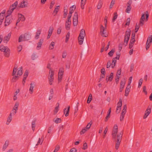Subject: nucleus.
Segmentation results:
<instances>
[{
    "label": "nucleus",
    "mask_w": 152,
    "mask_h": 152,
    "mask_svg": "<svg viewBox=\"0 0 152 152\" xmlns=\"http://www.w3.org/2000/svg\"><path fill=\"white\" fill-rule=\"evenodd\" d=\"M118 130L117 125L116 124L115 125L112 132V135L113 140L115 142V148L116 150L119 148L123 135L122 132L119 133L117 135Z\"/></svg>",
    "instance_id": "nucleus-1"
},
{
    "label": "nucleus",
    "mask_w": 152,
    "mask_h": 152,
    "mask_svg": "<svg viewBox=\"0 0 152 152\" xmlns=\"http://www.w3.org/2000/svg\"><path fill=\"white\" fill-rule=\"evenodd\" d=\"M131 32V30L130 29H128L125 32L124 41V45H125V46H126L127 45L129 39Z\"/></svg>",
    "instance_id": "nucleus-2"
},
{
    "label": "nucleus",
    "mask_w": 152,
    "mask_h": 152,
    "mask_svg": "<svg viewBox=\"0 0 152 152\" xmlns=\"http://www.w3.org/2000/svg\"><path fill=\"white\" fill-rule=\"evenodd\" d=\"M85 35L84 30L82 29L81 30L80 33L78 37L79 43V45H82L83 44V39Z\"/></svg>",
    "instance_id": "nucleus-3"
},
{
    "label": "nucleus",
    "mask_w": 152,
    "mask_h": 152,
    "mask_svg": "<svg viewBox=\"0 0 152 152\" xmlns=\"http://www.w3.org/2000/svg\"><path fill=\"white\" fill-rule=\"evenodd\" d=\"M73 25L74 26H77L78 23V15L77 12H75L73 18Z\"/></svg>",
    "instance_id": "nucleus-4"
},
{
    "label": "nucleus",
    "mask_w": 152,
    "mask_h": 152,
    "mask_svg": "<svg viewBox=\"0 0 152 152\" xmlns=\"http://www.w3.org/2000/svg\"><path fill=\"white\" fill-rule=\"evenodd\" d=\"M64 72V71L63 68H60L59 69L58 76V82H60L61 81Z\"/></svg>",
    "instance_id": "nucleus-5"
},
{
    "label": "nucleus",
    "mask_w": 152,
    "mask_h": 152,
    "mask_svg": "<svg viewBox=\"0 0 152 152\" xmlns=\"http://www.w3.org/2000/svg\"><path fill=\"white\" fill-rule=\"evenodd\" d=\"M122 100L120 99L117 103V106L116 110V113H119L121 110V107L122 105Z\"/></svg>",
    "instance_id": "nucleus-6"
},
{
    "label": "nucleus",
    "mask_w": 152,
    "mask_h": 152,
    "mask_svg": "<svg viewBox=\"0 0 152 152\" xmlns=\"http://www.w3.org/2000/svg\"><path fill=\"white\" fill-rule=\"evenodd\" d=\"M12 18L10 16L6 15L4 26H8L11 23Z\"/></svg>",
    "instance_id": "nucleus-7"
},
{
    "label": "nucleus",
    "mask_w": 152,
    "mask_h": 152,
    "mask_svg": "<svg viewBox=\"0 0 152 152\" xmlns=\"http://www.w3.org/2000/svg\"><path fill=\"white\" fill-rule=\"evenodd\" d=\"M105 28L102 25H101L100 27V33H102V35L103 37H106L107 34L106 32L105 31Z\"/></svg>",
    "instance_id": "nucleus-8"
},
{
    "label": "nucleus",
    "mask_w": 152,
    "mask_h": 152,
    "mask_svg": "<svg viewBox=\"0 0 152 152\" xmlns=\"http://www.w3.org/2000/svg\"><path fill=\"white\" fill-rule=\"evenodd\" d=\"M19 106V103L18 102H16L13 108L12 111L13 115L17 113V111L18 110V107Z\"/></svg>",
    "instance_id": "nucleus-9"
},
{
    "label": "nucleus",
    "mask_w": 152,
    "mask_h": 152,
    "mask_svg": "<svg viewBox=\"0 0 152 152\" xmlns=\"http://www.w3.org/2000/svg\"><path fill=\"white\" fill-rule=\"evenodd\" d=\"M151 107L148 106V107L147 109L145 111V114L143 116V118H146L148 115L151 112Z\"/></svg>",
    "instance_id": "nucleus-10"
},
{
    "label": "nucleus",
    "mask_w": 152,
    "mask_h": 152,
    "mask_svg": "<svg viewBox=\"0 0 152 152\" xmlns=\"http://www.w3.org/2000/svg\"><path fill=\"white\" fill-rule=\"evenodd\" d=\"M27 0H24L20 3V6L19 7L21 8H24L27 7L28 2L26 1Z\"/></svg>",
    "instance_id": "nucleus-11"
},
{
    "label": "nucleus",
    "mask_w": 152,
    "mask_h": 152,
    "mask_svg": "<svg viewBox=\"0 0 152 152\" xmlns=\"http://www.w3.org/2000/svg\"><path fill=\"white\" fill-rule=\"evenodd\" d=\"M30 86L29 89V91L30 92V94H32L34 91V88L35 86V83L33 82L31 83L30 84Z\"/></svg>",
    "instance_id": "nucleus-12"
},
{
    "label": "nucleus",
    "mask_w": 152,
    "mask_h": 152,
    "mask_svg": "<svg viewBox=\"0 0 152 152\" xmlns=\"http://www.w3.org/2000/svg\"><path fill=\"white\" fill-rule=\"evenodd\" d=\"M11 34V32H10L7 35L4 37V40L5 42L6 41V43H7L8 41H9L10 39Z\"/></svg>",
    "instance_id": "nucleus-13"
},
{
    "label": "nucleus",
    "mask_w": 152,
    "mask_h": 152,
    "mask_svg": "<svg viewBox=\"0 0 152 152\" xmlns=\"http://www.w3.org/2000/svg\"><path fill=\"white\" fill-rule=\"evenodd\" d=\"M43 42V39H41L39 40V42L37 43V45L36 48L37 50H39L40 49Z\"/></svg>",
    "instance_id": "nucleus-14"
},
{
    "label": "nucleus",
    "mask_w": 152,
    "mask_h": 152,
    "mask_svg": "<svg viewBox=\"0 0 152 152\" xmlns=\"http://www.w3.org/2000/svg\"><path fill=\"white\" fill-rule=\"evenodd\" d=\"M53 27L50 26L48 32V35L47 37V39H49L53 31Z\"/></svg>",
    "instance_id": "nucleus-15"
},
{
    "label": "nucleus",
    "mask_w": 152,
    "mask_h": 152,
    "mask_svg": "<svg viewBox=\"0 0 152 152\" xmlns=\"http://www.w3.org/2000/svg\"><path fill=\"white\" fill-rule=\"evenodd\" d=\"M70 110V106H69L68 107L67 109L65 108L64 110V114H65V116L66 117H67L69 115V111Z\"/></svg>",
    "instance_id": "nucleus-16"
},
{
    "label": "nucleus",
    "mask_w": 152,
    "mask_h": 152,
    "mask_svg": "<svg viewBox=\"0 0 152 152\" xmlns=\"http://www.w3.org/2000/svg\"><path fill=\"white\" fill-rule=\"evenodd\" d=\"M18 1H16L14 4L10 6V9L12 11H13L16 8L17 6L18 5Z\"/></svg>",
    "instance_id": "nucleus-17"
},
{
    "label": "nucleus",
    "mask_w": 152,
    "mask_h": 152,
    "mask_svg": "<svg viewBox=\"0 0 152 152\" xmlns=\"http://www.w3.org/2000/svg\"><path fill=\"white\" fill-rule=\"evenodd\" d=\"M4 56L7 57H8L10 55V50L8 48H7V50L4 52Z\"/></svg>",
    "instance_id": "nucleus-18"
},
{
    "label": "nucleus",
    "mask_w": 152,
    "mask_h": 152,
    "mask_svg": "<svg viewBox=\"0 0 152 152\" xmlns=\"http://www.w3.org/2000/svg\"><path fill=\"white\" fill-rule=\"evenodd\" d=\"M26 39H25V36L24 34H22L21 35L18 39V42H21L22 41H26Z\"/></svg>",
    "instance_id": "nucleus-19"
},
{
    "label": "nucleus",
    "mask_w": 152,
    "mask_h": 152,
    "mask_svg": "<svg viewBox=\"0 0 152 152\" xmlns=\"http://www.w3.org/2000/svg\"><path fill=\"white\" fill-rule=\"evenodd\" d=\"M13 114L12 113H10V115H9V116L8 117L7 121L6 123V124L7 125H8L9 124V123L11 122V121H12V114Z\"/></svg>",
    "instance_id": "nucleus-20"
},
{
    "label": "nucleus",
    "mask_w": 152,
    "mask_h": 152,
    "mask_svg": "<svg viewBox=\"0 0 152 152\" xmlns=\"http://www.w3.org/2000/svg\"><path fill=\"white\" fill-rule=\"evenodd\" d=\"M128 86H127L126 88L125 92V96H128L129 92L130 90V88H131V86H129V88H128Z\"/></svg>",
    "instance_id": "nucleus-21"
},
{
    "label": "nucleus",
    "mask_w": 152,
    "mask_h": 152,
    "mask_svg": "<svg viewBox=\"0 0 152 152\" xmlns=\"http://www.w3.org/2000/svg\"><path fill=\"white\" fill-rule=\"evenodd\" d=\"M25 39L26 41H27L30 39L31 38V35L29 33H25L24 34Z\"/></svg>",
    "instance_id": "nucleus-22"
},
{
    "label": "nucleus",
    "mask_w": 152,
    "mask_h": 152,
    "mask_svg": "<svg viewBox=\"0 0 152 152\" xmlns=\"http://www.w3.org/2000/svg\"><path fill=\"white\" fill-rule=\"evenodd\" d=\"M41 32V30H38L37 31L36 33V34L35 37V38L36 39H38L39 38V36Z\"/></svg>",
    "instance_id": "nucleus-23"
},
{
    "label": "nucleus",
    "mask_w": 152,
    "mask_h": 152,
    "mask_svg": "<svg viewBox=\"0 0 152 152\" xmlns=\"http://www.w3.org/2000/svg\"><path fill=\"white\" fill-rule=\"evenodd\" d=\"M18 15V18L21 20V21H25V18L23 15L19 13Z\"/></svg>",
    "instance_id": "nucleus-24"
},
{
    "label": "nucleus",
    "mask_w": 152,
    "mask_h": 152,
    "mask_svg": "<svg viewBox=\"0 0 152 152\" xmlns=\"http://www.w3.org/2000/svg\"><path fill=\"white\" fill-rule=\"evenodd\" d=\"M126 83V81L125 79L123 80H121L120 83V87L124 88Z\"/></svg>",
    "instance_id": "nucleus-25"
},
{
    "label": "nucleus",
    "mask_w": 152,
    "mask_h": 152,
    "mask_svg": "<svg viewBox=\"0 0 152 152\" xmlns=\"http://www.w3.org/2000/svg\"><path fill=\"white\" fill-rule=\"evenodd\" d=\"M59 6H58L55 8V9L53 11V13H55V15H54V16H55L57 14L59 9Z\"/></svg>",
    "instance_id": "nucleus-26"
},
{
    "label": "nucleus",
    "mask_w": 152,
    "mask_h": 152,
    "mask_svg": "<svg viewBox=\"0 0 152 152\" xmlns=\"http://www.w3.org/2000/svg\"><path fill=\"white\" fill-rule=\"evenodd\" d=\"M102 0H100L97 6V8L98 9H100L102 7Z\"/></svg>",
    "instance_id": "nucleus-27"
},
{
    "label": "nucleus",
    "mask_w": 152,
    "mask_h": 152,
    "mask_svg": "<svg viewBox=\"0 0 152 152\" xmlns=\"http://www.w3.org/2000/svg\"><path fill=\"white\" fill-rule=\"evenodd\" d=\"M112 61V62L111 64V67L113 68L115 65L116 63V60L115 59V58H113Z\"/></svg>",
    "instance_id": "nucleus-28"
},
{
    "label": "nucleus",
    "mask_w": 152,
    "mask_h": 152,
    "mask_svg": "<svg viewBox=\"0 0 152 152\" xmlns=\"http://www.w3.org/2000/svg\"><path fill=\"white\" fill-rule=\"evenodd\" d=\"M9 144V141H6L5 142V144H4L2 149L3 151H4L7 148V147Z\"/></svg>",
    "instance_id": "nucleus-29"
},
{
    "label": "nucleus",
    "mask_w": 152,
    "mask_h": 152,
    "mask_svg": "<svg viewBox=\"0 0 152 152\" xmlns=\"http://www.w3.org/2000/svg\"><path fill=\"white\" fill-rule=\"evenodd\" d=\"M23 69L22 66L19 68V69L18 71L17 75H21L23 74Z\"/></svg>",
    "instance_id": "nucleus-30"
},
{
    "label": "nucleus",
    "mask_w": 152,
    "mask_h": 152,
    "mask_svg": "<svg viewBox=\"0 0 152 152\" xmlns=\"http://www.w3.org/2000/svg\"><path fill=\"white\" fill-rule=\"evenodd\" d=\"M36 120H34L31 123V127L32 130L33 131H34L35 129V123H36Z\"/></svg>",
    "instance_id": "nucleus-31"
},
{
    "label": "nucleus",
    "mask_w": 152,
    "mask_h": 152,
    "mask_svg": "<svg viewBox=\"0 0 152 152\" xmlns=\"http://www.w3.org/2000/svg\"><path fill=\"white\" fill-rule=\"evenodd\" d=\"M57 105H58L55 108V110H54V112L55 114H56L57 113L58 111L59 110V104L58 103H57Z\"/></svg>",
    "instance_id": "nucleus-32"
},
{
    "label": "nucleus",
    "mask_w": 152,
    "mask_h": 152,
    "mask_svg": "<svg viewBox=\"0 0 152 152\" xmlns=\"http://www.w3.org/2000/svg\"><path fill=\"white\" fill-rule=\"evenodd\" d=\"M71 23L66 22L65 28L66 30H69L70 28Z\"/></svg>",
    "instance_id": "nucleus-33"
},
{
    "label": "nucleus",
    "mask_w": 152,
    "mask_h": 152,
    "mask_svg": "<svg viewBox=\"0 0 152 152\" xmlns=\"http://www.w3.org/2000/svg\"><path fill=\"white\" fill-rule=\"evenodd\" d=\"M113 78V72H111L110 75L108 77L109 81H111Z\"/></svg>",
    "instance_id": "nucleus-34"
},
{
    "label": "nucleus",
    "mask_w": 152,
    "mask_h": 152,
    "mask_svg": "<svg viewBox=\"0 0 152 152\" xmlns=\"http://www.w3.org/2000/svg\"><path fill=\"white\" fill-rule=\"evenodd\" d=\"M19 77L18 75L14 76L13 77L12 81V82H15L16 80H18Z\"/></svg>",
    "instance_id": "nucleus-35"
},
{
    "label": "nucleus",
    "mask_w": 152,
    "mask_h": 152,
    "mask_svg": "<svg viewBox=\"0 0 152 152\" xmlns=\"http://www.w3.org/2000/svg\"><path fill=\"white\" fill-rule=\"evenodd\" d=\"M118 15L116 12H114V16L112 19V22H114L115 20L117 19Z\"/></svg>",
    "instance_id": "nucleus-36"
},
{
    "label": "nucleus",
    "mask_w": 152,
    "mask_h": 152,
    "mask_svg": "<svg viewBox=\"0 0 152 152\" xmlns=\"http://www.w3.org/2000/svg\"><path fill=\"white\" fill-rule=\"evenodd\" d=\"M92 99V95L90 94H89L88 97V98L87 100V103L88 104H89L90 103L91 100Z\"/></svg>",
    "instance_id": "nucleus-37"
},
{
    "label": "nucleus",
    "mask_w": 152,
    "mask_h": 152,
    "mask_svg": "<svg viewBox=\"0 0 152 152\" xmlns=\"http://www.w3.org/2000/svg\"><path fill=\"white\" fill-rule=\"evenodd\" d=\"M7 48H8L7 47H5L3 46H1L0 47V50L2 52H4L7 50Z\"/></svg>",
    "instance_id": "nucleus-38"
},
{
    "label": "nucleus",
    "mask_w": 152,
    "mask_h": 152,
    "mask_svg": "<svg viewBox=\"0 0 152 152\" xmlns=\"http://www.w3.org/2000/svg\"><path fill=\"white\" fill-rule=\"evenodd\" d=\"M92 124V122L91 121L86 126V127L85 128L87 129V130H88L90 128Z\"/></svg>",
    "instance_id": "nucleus-39"
},
{
    "label": "nucleus",
    "mask_w": 152,
    "mask_h": 152,
    "mask_svg": "<svg viewBox=\"0 0 152 152\" xmlns=\"http://www.w3.org/2000/svg\"><path fill=\"white\" fill-rule=\"evenodd\" d=\"M55 43L54 42H52L50 45L49 49L50 50L53 49Z\"/></svg>",
    "instance_id": "nucleus-40"
},
{
    "label": "nucleus",
    "mask_w": 152,
    "mask_h": 152,
    "mask_svg": "<svg viewBox=\"0 0 152 152\" xmlns=\"http://www.w3.org/2000/svg\"><path fill=\"white\" fill-rule=\"evenodd\" d=\"M61 118H57L56 120H53V121L56 124L59 123L61 122Z\"/></svg>",
    "instance_id": "nucleus-41"
},
{
    "label": "nucleus",
    "mask_w": 152,
    "mask_h": 152,
    "mask_svg": "<svg viewBox=\"0 0 152 152\" xmlns=\"http://www.w3.org/2000/svg\"><path fill=\"white\" fill-rule=\"evenodd\" d=\"M114 52V49H112L110 52H109L108 53V55H109L110 56L112 57L113 56Z\"/></svg>",
    "instance_id": "nucleus-42"
},
{
    "label": "nucleus",
    "mask_w": 152,
    "mask_h": 152,
    "mask_svg": "<svg viewBox=\"0 0 152 152\" xmlns=\"http://www.w3.org/2000/svg\"><path fill=\"white\" fill-rule=\"evenodd\" d=\"M64 14L63 15V17L64 18H65L66 17V15L67 14V9H65L64 8Z\"/></svg>",
    "instance_id": "nucleus-43"
},
{
    "label": "nucleus",
    "mask_w": 152,
    "mask_h": 152,
    "mask_svg": "<svg viewBox=\"0 0 152 152\" xmlns=\"http://www.w3.org/2000/svg\"><path fill=\"white\" fill-rule=\"evenodd\" d=\"M70 36V33L69 32H68L66 36V39H65V42H67L69 40Z\"/></svg>",
    "instance_id": "nucleus-44"
},
{
    "label": "nucleus",
    "mask_w": 152,
    "mask_h": 152,
    "mask_svg": "<svg viewBox=\"0 0 152 152\" xmlns=\"http://www.w3.org/2000/svg\"><path fill=\"white\" fill-rule=\"evenodd\" d=\"M17 71V67H14V68L13 69V72H12V75L14 76L16 74Z\"/></svg>",
    "instance_id": "nucleus-45"
},
{
    "label": "nucleus",
    "mask_w": 152,
    "mask_h": 152,
    "mask_svg": "<svg viewBox=\"0 0 152 152\" xmlns=\"http://www.w3.org/2000/svg\"><path fill=\"white\" fill-rule=\"evenodd\" d=\"M123 112V113H121V114L120 117V121H123L124 115H125V114H124Z\"/></svg>",
    "instance_id": "nucleus-46"
},
{
    "label": "nucleus",
    "mask_w": 152,
    "mask_h": 152,
    "mask_svg": "<svg viewBox=\"0 0 152 152\" xmlns=\"http://www.w3.org/2000/svg\"><path fill=\"white\" fill-rule=\"evenodd\" d=\"M126 108H127L126 105V104L124 105V106L123 109L122 110L121 113H123V112L124 114H125L126 113Z\"/></svg>",
    "instance_id": "nucleus-47"
},
{
    "label": "nucleus",
    "mask_w": 152,
    "mask_h": 152,
    "mask_svg": "<svg viewBox=\"0 0 152 152\" xmlns=\"http://www.w3.org/2000/svg\"><path fill=\"white\" fill-rule=\"evenodd\" d=\"M132 7L131 6H127V8L126 10V12L127 13H129Z\"/></svg>",
    "instance_id": "nucleus-48"
},
{
    "label": "nucleus",
    "mask_w": 152,
    "mask_h": 152,
    "mask_svg": "<svg viewBox=\"0 0 152 152\" xmlns=\"http://www.w3.org/2000/svg\"><path fill=\"white\" fill-rule=\"evenodd\" d=\"M142 82H143V79L142 78H141L139 80V83H138V88H140L141 86V85L142 83Z\"/></svg>",
    "instance_id": "nucleus-49"
},
{
    "label": "nucleus",
    "mask_w": 152,
    "mask_h": 152,
    "mask_svg": "<svg viewBox=\"0 0 152 152\" xmlns=\"http://www.w3.org/2000/svg\"><path fill=\"white\" fill-rule=\"evenodd\" d=\"M71 8H74V10H75L76 9V6L75 5H73L70 8V11L69 12V13L70 14H72V13L73 12V11H72V10H71Z\"/></svg>",
    "instance_id": "nucleus-50"
},
{
    "label": "nucleus",
    "mask_w": 152,
    "mask_h": 152,
    "mask_svg": "<svg viewBox=\"0 0 152 152\" xmlns=\"http://www.w3.org/2000/svg\"><path fill=\"white\" fill-rule=\"evenodd\" d=\"M88 130L85 128L83 129L80 132V134L81 135L85 133Z\"/></svg>",
    "instance_id": "nucleus-51"
},
{
    "label": "nucleus",
    "mask_w": 152,
    "mask_h": 152,
    "mask_svg": "<svg viewBox=\"0 0 152 152\" xmlns=\"http://www.w3.org/2000/svg\"><path fill=\"white\" fill-rule=\"evenodd\" d=\"M54 77H48V79L49 81V83L50 85H52V82H53V80Z\"/></svg>",
    "instance_id": "nucleus-52"
},
{
    "label": "nucleus",
    "mask_w": 152,
    "mask_h": 152,
    "mask_svg": "<svg viewBox=\"0 0 152 152\" xmlns=\"http://www.w3.org/2000/svg\"><path fill=\"white\" fill-rule=\"evenodd\" d=\"M13 11L11 10L10 9V7L9 8V10H8L7 12V15H8V16H10V15H11L12 12Z\"/></svg>",
    "instance_id": "nucleus-53"
},
{
    "label": "nucleus",
    "mask_w": 152,
    "mask_h": 152,
    "mask_svg": "<svg viewBox=\"0 0 152 152\" xmlns=\"http://www.w3.org/2000/svg\"><path fill=\"white\" fill-rule=\"evenodd\" d=\"M67 55V53L66 51H64L63 52L62 55V57L63 58H65Z\"/></svg>",
    "instance_id": "nucleus-54"
},
{
    "label": "nucleus",
    "mask_w": 152,
    "mask_h": 152,
    "mask_svg": "<svg viewBox=\"0 0 152 152\" xmlns=\"http://www.w3.org/2000/svg\"><path fill=\"white\" fill-rule=\"evenodd\" d=\"M123 44H124L123 43H121L119 44L118 48L119 52H120L121 51Z\"/></svg>",
    "instance_id": "nucleus-55"
},
{
    "label": "nucleus",
    "mask_w": 152,
    "mask_h": 152,
    "mask_svg": "<svg viewBox=\"0 0 152 152\" xmlns=\"http://www.w3.org/2000/svg\"><path fill=\"white\" fill-rule=\"evenodd\" d=\"M147 41L150 42V43H151L152 42V36L150 35L148 37L147 39Z\"/></svg>",
    "instance_id": "nucleus-56"
},
{
    "label": "nucleus",
    "mask_w": 152,
    "mask_h": 152,
    "mask_svg": "<svg viewBox=\"0 0 152 152\" xmlns=\"http://www.w3.org/2000/svg\"><path fill=\"white\" fill-rule=\"evenodd\" d=\"M135 42V40H133V42H130L129 44V48L130 49H131L132 47Z\"/></svg>",
    "instance_id": "nucleus-57"
},
{
    "label": "nucleus",
    "mask_w": 152,
    "mask_h": 152,
    "mask_svg": "<svg viewBox=\"0 0 152 152\" xmlns=\"http://www.w3.org/2000/svg\"><path fill=\"white\" fill-rule=\"evenodd\" d=\"M51 72V74L50 75V77H53V76L54 75V72L52 70L50 69L49 71V74Z\"/></svg>",
    "instance_id": "nucleus-58"
},
{
    "label": "nucleus",
    "mask_w": 152,
    "mask_h": 152,
    "mask_svg": "<svg viewBox=\"0 0 152 152\" xmlns=\"http://www.w3.org/2000/svg\"><path fill=\"white\" fill-rule=\"evenodd\" d=\"M121 69H120L118 70V71L117 72V74H116V77H117L118 76H118V75H121Z\"/></svg>",
    "instance_id": "nucleus-59"
},
{
    "label": "nucleus",
    "mask_w": 152,
    "mask_h": 152,
    "mask_svg": "<svg viewBox=\"0 0 152 152\" xmlns=\"http://www.w3.org/2000/svg\"><path fill=\"white\" fill-rule=\"evenodd\" d=\"M88 148V145L87 143L86 142H85L84 143L83 145V147L82 149L83 150H86Z\"/></svg>",
    "instance_id": "nucleus-60"
},
{
    "label": "nucleus",
    "mask_w": 152,
    "mask_h": 152,
    "mask_svg": "<svg viewBox=\"0 0 152 152\" xmlns=\"http://www.w3.org/2000/svg\"><path fill=\"white\" fill-rule=\"evenodd\" d=\"M59 149L60 146L58 145H57L53 152H57L59 150Z\"/></svg>",
    "instance_id": "nucleus-61"
},
{
    "label": "nucleus",
    "mask_w": 152,
    "mask_h": 152,
    "mask_svg": "<svg viewBox=\"0 0 152 152\" xmlns=\"http://www.w3.org/2000/svg\"><path fill=\"white\" fill-rule=\"evenodd\" d=\"M53 128V127L52 126H50L48 129V133H50L52 130Z\"/></svg>",
    "instance_id": "nucleus-62"
},
{
    "label": "nucleus",
    "mask_w": 152,
    "mask_h": 152,
    "mask_svg": "<svg viewBox=\"0 0 152 152\" xmlns=\"http://www.w3.org/2000/svg\"><path fill=\"white\" fill-rule=\"evenodd\" d=\"M144 20H141L140 19V23H139V25L140 26H142L144 25Z\"/></svg>",
    "instance_id": "nucleus-63"
},
{
    "label": "nucleus",
    "mask_w": 152,
    "mask_h": 152,
    "mask_svg": "<svg viewBox=\"0 0 152 152\" xmlns=\"http://www.w3.org/2000/svg\"><path fill=\"white\" fill-rule=\"evenodd\" d=\"M77 150L76 148H73L71 149L69 152H76Z\"/></svg>",
    "instance_id": "nucleus-64"
}]
</instances>
